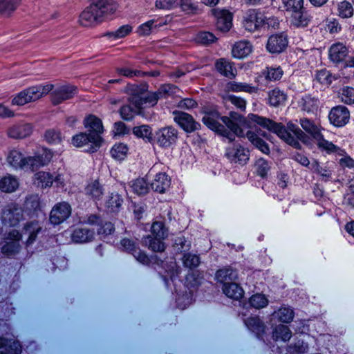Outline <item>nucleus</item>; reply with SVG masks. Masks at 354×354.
I'll list each match as a JSON object with an SVG mask.
<instances>
[{
    "mask_svg": "<svg viewBox=\"0 0 354 354\" xmlns=\"http://www.w3.org/2000/svg\"><path fill=\"white\" fill-rule=\"evenodd\" d=\"M342 100L346 104L354 103V88L351 87H344L341 93Z\"/></svg>",
    "mask_w": 354,
    "mask_h": 354,
    "instance_id": "052dcab7",
    "label": "nucleus"
},
{
    "mask_svg": "<svg viewBox=\"0 0 354 354\" xmlns=\"http://www.w3.org/2000/svg\"><path fill=\"white\" fill-rule=\"evenodd\" d=\"M283 8L288 12H294L304 7V0H281Z\"/></svg>",
    "mask_w": 354,
    "mask_h": 354,
    "instance_id": "864d4df0",
    "label": "nucleus"
},
{
    "mask_svg": "<svg viewBox=\"0 0 354 354\" xmlns=\"http://www.w3.org/2000/svg\"><path fill=\"white\" fill-rule=\"evenodd\" d=\"M101 137L97 135H90L86 133H80L74 136L72 138V144L76 147H82L90 145L86 149L88 151H93L95 148L99 147L101 142Z\"/></svg>",
    "mask_w": 354,
    "mask_h": 354,
    "instance_id": "9d476101",
    "label": "nucleus"
},
{
    "mask_svg": "<svg viewBox=\"0 0 354 354\" xmlns=\"http://www.w3.org/2000/svg\"><path fill=\"white\" fill-rule=\"evenodd\" d=\"M338 15L342 18H350L353 15V8L351 3L342 1L337 4Z\"/></svg>",
    "mask_w": 354,
    "mask_h": 354,
    "instance_id": "ea45409f",
    "label": "nucleus"
},
{
    "mask_svg": "<svg viewBox=\"0 0 354 354\" xmlns=\"http://www.w3.org/2000/svg\"><path fill=\"white\" fill-rule=\"evenodd\" d=\"M123 202L121 196L116 193H111L106 202V206L109 211L117 212Z\"/></svg>",
    "mask_w": 354,
    "mask_h": 354,
    "instance_id": "f704fd0d",
    "label": "nucleus"
},
{
    "mask_svg": "<svg viewBox=\"0 0 354 354\" xmlns=\"http://www.w3.org/2000/svg\"><path fill=\"white\" fill-rule=\"evenodd\" d=\"M162 239L156 238V236H151V235H148L145 237L142 240V243L144 245L147 246L150 250L153 252H159V254H157L160 257V259L163 261L165 259V254H162V252L165 249V243L162 242Z\"/></svg>",
    "mask_w": 354,
    "mask_h": 354,
    "instance_id": "aec40b11",
    "label": "nucleus"
},
{
    "mask_svg": "<svg viewBox=\"0 0 354 354\" xmlns=\"http://www.w3.org/2000/svg\"><path fill=\"white\" fill-rule=\"evenodd\" d=\"M268 299L261 294H256L250 299V305L255 308H264L268 305Z\"/></svg>",
    "mask_w": 354,
    "mask_h": 354,
    "instance_id": "603ef678",
    "label": "nucleus"
},
{
    "mask_svg": "<svg viewBox=\"0 0 354 354\" xmlns=\"http://www.w3.org/2000/svg\"><path fill=\"white\" fill-rule=\"evenodd\" d=\"M216 37L210 32H200L195 38L198 44H212L216 41Z\"/></svg>",
    "mask_w": 354,
    "mask_h": 354,
    "instance_id": "49530a36",
    "label": "nucleus"
},
{
    "mask_svg": "<svg viewBox=\"0 0 354 354\" xmlns=\"http://www.w3.org/2000/svg\"><path fill=\"white\" fill-rule=\"evenodd\" d=\"M286 95L279 89H274L269 93V102L272 106H279L285 102Z\"/></svg>",
    "mask_w": 354,
    "mask_h": 354,
    "instance_id": "c03bdc74",
    "label": "nucleus"
},
{
    "mask_svg": "<svg viewBox=\"0 0 354 354\" xmlns=\"http://www.w3.org/2000/svg\"><path fill=\"white\" fill-rule=\"evenodd\" d=\"M85 193L94 199H99L103 194V188L97 180H93L86 185Z\"/></svg>",
    "mask_w": 354,
    "mask_h": 354,
    "instance_id": "2f4dec72",
    "label": "nucleus"
},
{
    "mask_svg": "<svg viewBox=\"0 0 354 354\" xmlns=\"http://www.w3.org/2000/svg\"><path fill=\"white\" fill-rule=\"evenodd\" d=\"M132 254L133 257L140 263L143 264H147L149 262H153L157 264L163 263V261L158 255H153L149 259L145 253L142 252L138 248H137Z\"/></svg>",
    "mask_w": 354,
    "mask_h": 354,
    "instance_id": "4c0bfd02",
    "label": "nucleus"
},
{
    "mask_svg": "<svg viewBox=\"0 0 354 354\" xmlns=\"http://www.w3.org/2000/svg\"><path fill=\"white\" fill-rule=\"evenodd\" d=\"M151 233L153 236L162 239H165L167 236V229L160 221L153 222L151 225Z\"/></svg>",
    "mask_w": 354,
    "mask_h": 354,
    "instance_id": "09e8293b",
    "label": "nucleus"
},
{
    "mask_svg": "<svg viewBox=\"0 0 354 354\" xmlns=\"http://www.w3.org/2000/svg\"><path fill=\"white\" fill-rule=\"evenodd\" d=\"M256 165L257 167L258 174L261 176L265 177L270 168L268 162L266 160L260 158L257 161Z\"/></svg>",
    "mask_w": 354,
    "mask_h": 354,
    "instance_id": "338daca9",
    "label": "nucleus"
},
{
    "mask_svg": "<svg viewBox=\"0 0 354 354\" xmlns=\"http://www.w3.org/2000/svg\"><path fill=\"white\" fill-rule=\"evenodd\" d=\"M312 19L309 11L304 7L291 12V24L297 28L306 27Z\"/></svg>",
    "mask_w": 354,
    "mask_h": 354,
    "instance_id": "a211bd4d",
    "label": "nucleus"
},
{
    "mask_svg": "<svg viewBox=\"0 0 354 354\" xmlns=\"http://www.w3.org/2000/svg\"><path fill=\"white\" fill-rule=\"evenodd\" d=\"M183 264L189 268L197 267L200 263L199 257L192 254H185L183 258Z\"/></svg>",
    "mask_w": 354,
    "mask_h": 354,
    "instance_id": "5fc2aeb1",
    "label": "nucleus"
},
{
    "mask_svg": "<svg viewBox=\"0 0 354 354\" xmlns=\"http://www.w3.org/2000/svg\"><path fill=\"white\" fill-rule=\"evenodd\" d=\"M180 8L187 13H195L198 10V5L192 0H178L177 8Z\"/></svg>",
    "mask_w": 354,
    "mask_h": 354,
    "instance_id": "de8ad7c7",
    "label": "nucleus"
},
{
    "mask_svg": "<svg viewBox=\"0 0 354 354\" xmlns=\"http://www.w3.org/2000/svg\"><path fill=\"white\" fill-rule=\"evenodd\" d=\"M252 52L251 46H233L232 54L233 57L243 59Z\"/></svg>",
    "mask_w": 354,
    "mask_h": 354,
    "instance_id": "8fccbe9b",
    "label": "nucleus"
},
{
    "mask_svg": "<svg viewBox=\"0 0 354 354\" xmlns=\"http://www.w3.org/2000/svg\"><path fill=\"white\" fill-rule=\"evenodd\" d=\"M216 278L217 281L223 285L234 282L237 278V273L232 268L221 269L216 272Z\"/></svg>",
    "mask_w": 354,
    "mask_h": 354,
    "instance_id": "393cba45",
    "label": "nucleus"
},
{
    "mask_svg": "<svg viewBox=\"0 0 354 354\" xmlns=\"http://www.w3.org/2000/svg\"><path fill=\"white\" fill-rule=\"evenodd\" d=\"M23 218V210L16 204L8 205L3 211L2 221L6 225L15 226Z\"/></svg>",
    "mask_w": 354,
    "mask_h": 354,
    "instance_id": "9b49d317",
    "label": "nucleus"
},
{
    "mask_svg": "<svg viewBox=\"0 0 354 354\" xmlns=\"http://www.w3.org/2000/svg\"><path fill=\"white\" fill-rule=\"evenodd\" d=\"M328 117L334 125L342 127L348 122L350 113L345 106H338L331 109Z\"/></svg>",
    "mask_w": 354,
    "mask_h": 354,
    "instance_id": "dca6fc26",
    "label": "nucleus"
},
{
    "mask_svg": "<svg viewBox=\"0 0 354 354\" xmlns=\"http://www.w3.org/2000/svg\"><path fill=\"white\" fill-rule=\"evenodd\" d=\"M300 124L304 130L316 140L319 148H322L328 151H335L336 147L332 142H329L323 138L319 127L313 121L309 119L303 118L300 120Z\"/></svg>",
    "mask_w": 354,
    "mask_h": 354,
    "instance_id": "423d86ee",
    "label": "nucleus"
},
{
    "mask_svg": "<svg viewBox=\"0 0 354 354\" xmlns=\"http://www.w3.org/2000/svg\"><path fill=\"white\" fill-rule=\"evenodd\" d=\"M21 349L19 342L0 337V354H21Z\"/></svg>",
    "mask_w": 354,
    "mask_h": 354,
    "instance_id": "4be33fe9",
    "label": "nucleus"
},
{
    "mask_svg": "<svg viewBox=\"0 0 354 354\" xmlns=\"http://www.w3.org/2000/svg\"><path fill=\"white\" fill-rule=\"evenodd\" d=\"M191 243L185 238L180 237L175 241V248L178 252H185L190 249Z\"/></svg>",
    "mask_w": 354,
    "mask_h": 354,
    "instance_id": "0e129e2a",
    "label": "nucleus"
},
{
    "mask_svg": "<svg viewBox=\"0 0 354 354\" xmlns=\"http://www.w3.org/2000/svg\"><path fill=\"white\" fill-rule=\"evenodd\" d=\"M228 90L233 92H247L249 93H255L258 90V87L252 86L250 84L243 82H231L227 84Z\"/></svg>",
    "mask_w": 354,
    "mask_h": 354,
    "instance_id": "7c9ffc66",
    "label": "nucleus"
},
{
    "mask_svg": "<svg viewBox=\"0 0 354 354\" xmlns=\"http://www.w3.org/2000/svg\"><path fill=\"white\" fill-rule=\"evenodd\" d=\"M128 152V147L123 143L115 145L111 150V154L112 157L117 160H122L127 156Z\"/></svg>",
    "mask_w": 354,
    "mask_h": 354,
    "instance_id": "a18cd8bd",
    "label": "nucleus"
},
{
    "mask_svg": "<svg viewBox=\"0 0 354 354\" xmlns=\"http://www.w3.org/2000/svg\"><path fill=\"white\" fill-rule=\"evenodd\" d=\"M178 0H156L155 5L157 8L171 10L177 8Z\"/></svg>",
    "mask_w": 354,
    "mask_h": 354,
    "instance_id": "e2e57ef3",
    "label": "nucleus"
},
{
    "mask_svg": "<svg viewBox=\"0 0 354 354\" xmlns=\"http://www.w3.org/2000/svg\"><path fill=\"white\" fill-rule=\"evenodd\" d=\"M53 157L50 150L42 148L34 156L24 158L22 154L15 150L10 151L7 156L8 163L15 167L35 171L48 164Z\"/></svg>",
    "mask_w": 354,
    "mask_h": 354,
    "instance_id": "7ed1b4c3",
    "label": "nucleus"
},
{
    "mask_svg": "<svg viewBox=\"0 0 354 354\" xmlns=\"http://www.w3.org/2000/svg\"><path fill=\"white\" fill-rule=\"evenodd\" d=\"M40 230L41 226L37 222H30L25 225L24 228V233L29 234L27 240L28 245L32 243Z\"/></svg>",
    "mask_w": 354,
    "mask_h": 354,
    "instance_id": "c9c22d12",
    "label": "nucleus"
},
{
    "mask_svg": "<svg viewBox=\"0 0 354 354\" xmlns=\"http://www.w3.org/2000/svg\"><path fill=\"white\" fill-rule=\"evenodd\" d=\"M291 335L292 333L289 328L287 326L282 324L276 326L272 333V337L274 339L277 340L281 339L284 342L289 340Z\"/></svg>",
    "mask_w": 354,
    "mask_h": 354,
    "instance_id": "72a5a7b5",
    "label": "nucleus"
},
{
    "mask_svg": "<svg viewBox=\"0 0 354 354\" xmlns=\"http://www.w3.org/2000/svg\"><path fill=\"white\" fill-rule=\"evenodd\" d=\"M212 15L216 19V26L222 32L228 31L232 26L233 15L225 9L214 8Z\"/></svg>",
    "mask_w": 354,
    "mask_h": 354,
    "instance_id": "ddd939ff",
    "label": "nucleus"
},
{
    "mask_svg": "<svg viewBox=\"0 0 354 354\" xmlns=\"http://www.w3.org/2000/svg\"><path fill=\"white\" fill-rule=\"evenodd\" d=\"M272 315L277 317L280 322L284 323L290 322L294 317L293 310L287 307L279 308L278 311H274Z\"/></svg>",
    "mask_w": 354,
    "mask_h": 354,
    "instance_id": "a19ab883",
    "label": "nucleus"
},
{
    "mask_svg": "<svg viewBox=\"0 0 354 354\" xmlns=\"http://www.w3.org/2000/svg\"><path fill=\"white\" fill-rule=\"evenodd\" d=\"M170 186V178L165 173H159L151 183L152 189L158 193H164Z\"/></svg>",
    "mask_w": 354,
    "mask_h": 354,
    "instance_id": "412c9836",
    "label": "nucleus"
},
{
    "mask_svg": "<svg viewBox=\"0 0 354 354\" xmlns=\"http://www.w3.org/2000/svg\"><path fill=\"white\" fill-rule=\"evenodd\" d=\"M131 92L130 102L136 109H140L144 105L153 106L161 97L159 92H146L145 86L140 87L133 85L131 86Z\"/></svg>",
    "mask_w": 354,
    "mask_h": 354,
    "instance_id": "39448f33",
    "label": "nucleus"
},
{
    "mask_svg": "<svg viewBox=\"0 0 354 354\" xmlns=\"http://www.w3.org/2000/svg\"><path fill=\"white\" fill-rule=\"evenodd\" d=\"M155 21L154 20H149L142 24H141L138 28V33L140 35L145 36L149 35L151 33V31L153 28H156L157 27V25H154Z\"/></svg>",
    "mask_w": 354,
    "mask_h": 354,
    "instance_id": "13d9d810",
    "label": "nucleus"
},
{
    "mask_svg": "<svg viewBox=\"0 0 354 354\" xmlns=\"http://www.w3.org/2000/svg\"><path fill=\"white\" fill-rule=\"evenodd\" d=\"M220 118L216 111H209L205 113L203 118V123L209 129L216 131L223 136L227 138L230 142L234 140L235 136L242 137L244 136L242 129L243 127H251L252 123H256L269 131H273L282 140L290 145L297 147L298 142L292 136L293 133L297 138L305 142L306 136L292 122L288 123L287 129L281 124L276 123L268 119L259 117L257 115L250 114L248 120L237 113H232L231 118L221 117V119L225 126L218 122Z\"/></svg>",
    "mask_w": 354,
    "mask_h": 354,
    "instance_id": "f257e3e1",
    "label": "nucleus"
},
{
    "mask_svg": "<svg viewBox=\"0 0 354 354\" xmlns=\"http://www.w3.org/2000/svg\"><path fill=\"white\" fill-rule=\"evenodd\" d=\"M225 156L232 162L244 165L249 159V151L238 143H233L227 148Z\"/></svg>",
    "mask_w": 354,
    "mask_h": 354,
    "instance_id": "1a4fd4ad",
    "label": "nucleus"
},
{
    "mask_svg": "<svg viewBox=\"0 0 354 354\" xmlns=\"http://www.w3.org/2000/svg\"><path fill=\"white\" fill-rule=\"evenodd\" d=\"M174 120L187 132H192L198 129L200 124L195 122L192 116L184 112H174Z\"/></svg>",
    "mask_w": 354,
    "mask_h": 354,
    "instance_id": "f3484780",
    "label": "nucleus"
},
{
    "mask_svg": "<svg viewBox=\"0 0 354 354\" xmlns=\"http://www.w3.org/2000/svg\"><path fill=\"white\" fill-rule=\"evenodd\" d=\"M44 138L48 142L51 144H57L61 140L59 133L53 129L46 131Z\"/></svg>",
    "mask_w": 354,
    "mask_h": 354,
    "instance_id": "774afa93",
    "label": "nucleus"
},
{
    "mask_svg": "<svg viewBox=\"0 0 354 354\" xmlns=\"http://www.w3.org/2000/svg\"><path fill=\"white\" fill-rule=\"evenodd\" d=\"M316 79L324 85H329L332 82L331 74L326 69L319 71L316 75Z\"/></svg>",
    "mask_w": 354,
    "mask_h": 354,
    "instance_id": "680f3d73",
    "label": "nucleus"
},
{
    "mask_svg": "<svg viewBox=\"0 0 354 354\" xmlns=\"http://www.w3.org/2000/svg\"><path fill=\"white\" fill-rule=\"evenodd\" d=\"M32 128L30 124L19 123L11 126L7 131L8 136L14 139H22L32 133Z\"/></svg>",
    "mask_w": 354,
    "mask_h": 354,
    "instance_id": "6ab92c4d",
    "label": "nucleus"
},
{
    "mask_svg": "<svg viewBox=\"0 0 354 354\" xmlns=\"http://www.w3.org/2000/svg\"><path fill=\"white\" fill-rule=\"evenodd\" d=\"M53 84L30 87L15 95L12 100V104L23 106L27 103L37 101L43 95L53 91Z\"/></svg>",
    "mask_w": 354,
    "mask_h": 354,
    "instance_id": "20e7f679",
    "label": "nucleus"
},
{
    "mask_svg": "<svg viewBox=\"0 0 354 354\" xmlns=\"http://www.w3.org/2000/svg\"><path fill=\"white\" fill-rule=\"evenodd\" d=\"M132 191L138 195H144L149 191V187L144 178H137L129 183Z\"/></svg>",
    "mask_w": 354,
    "mask_h": 354,
    "instance_id": "473e14b6",
    "label": "nucleus"
},
{
    "mask_svg": "<svg viewBox=\"0 0 354 354\" xmlns=\"http://www.w3.org/2000/svg\"><path fill=\"white\" fill-rule=\"evenodd\" d=\"M263 74L268 80H277L281 77L283 71L280 68H268Z\"/></svg>",
    "mask_w": 354,
    "mask_h": 354,
    "instance_id": "bf43d9fd",
    "label": "nucleus"
},
{
    "mask_svg": "<svg viewBox=\"0 0 354 354\" xmlns=\"http://www.w3.org/2000/svg\"><path fill=\"white\" fill-rule=\"evenodd\" d=\"M288 35L286 32L273 34L268 39L267 44H288Z\"/></svg>",
    "mask_w": 354,
    "mask_h": 354,
    "instance_id": "3c124183",
    "label": "nucleus"
},
{
    "mask_svg": "<svg viewBox=\"0 0 354 354\" xmlns=\"http://www.w3.org/2000/svg\"><path fill=\"white\" fill-rule=\"evenodd\" d=\"M246 136L249 140L263 153H268L269 148L267 144L265 142V141L260 138L256 133L252 131H248Z\"/></svg>",
    "mask_w": 354,
    "mask_h": 354,
    "instance_id": "58836bf2",
    "label": "nucleus"
},
{
    "mask_svg": "<svg viewBox=\"0 0 354 354\" xmlns=\"http://www.w3.org/2000/svg\"><path fill=\"white\" fill-rule=\"evenodd\" d=\"M89 6L80 16V22L83 26L99 24L117 10V5L112 0H89Z\"/></svg>",
    "mask_w": 354,
    "mask_h": 354,
    "instance_id": "f03ea898",
    "label": "nucleus"
},
{
    "mask_svg": "<svg viewBox=\"0 0 354 354\" xmlns=\"http://www.w3.org/2000/svg\"><path fill=\"white\" fill-rule=\"evenodd\" d=\"M94 237V232L86 227H77L71 235L72 240L75 243L91 241Z\"/></svg>",
    "mask_w": 354,
    "mask_h": 354,
    "instance_id": "5701e85b",
    "label": "nucleus"
},
{
    "mask_svg": "<svg viewBox=\"0 0 354 354\" xmlns=\"http://www.w3.org/2000/svg\"><path fill=\"white\" fill-rule=\"evenodd\" d=\"M303 101V109L306 111H314L318 108V101L315 98L306 97Z\"/></svg>",
    "mask_w": 354,
    "mask_h": 354,
    "instance_id": "69168bd1",
    "label": "nucleus"
},
{
    "mask_svg": "<svg viewBox=\"0 0 354 354\" xmlns=\"http://www.w3.org/2000/svg\"><path fill=\"white\" fill-rule=\"evenodd\" d=\"M71 206L65 202L57 204L51 210L50 221L53 224H59L71 214Z\"/></svg>",
    "mask_w": 354,
    "mask_h": 354,
    "instance_id": "2eb2a0df",
    "label": "nucleus"
},
{
    "mask_svg": "<svg viewBox=\"0 0 354 354\" xmlns=\"http://www.w3.org/2000/svg\"><path fill=\"white\" fill-rule=\"evenodd\" d=\"M216 69L224 76L232 79L236 76L232 64L225 59H221L216 63Z\"/></svg>",
    "mask_w": 354,
    "mask_h": 354,
    "instance_id": "c756f323",
    "label": "nucleus"
},
{
    "mask_svg": "<svg viewBox=\"0 0 354 354\" xmlns=\"http://www.w3.org/2000/svg\"><path fill=\"white\" fill-rule=\"evenodd\" d=\"M223 293L228 297L234 299H239L243 295V290L236 283L232 282L223 285L222 287Z\"/></svg>",
    "mask_w": 354,
    "mask_h": 354,
    "instance_id": "bb28decb",
    "label": "nucleus"
},
{
    "mask_svg": "<svg viewBox=\"0 0 354 354\" xmlns=\"http://www.w3.org/2000/svg\"><path fill=\"white\" fill-rule=\"evenodd\" d=\"M53 176L48 172L39 171L35 174L34 183L36 186L45 188L52 185Z\"/></svg>",
    "mask_w": 354,
    "mask_h": 354,
    "instance_id": "cd10ccee",
    "label": "nucleus"
},
{
    "mask_svg": "<svg viewBox=\"0 0 354 354\" xmlns=\"http://www.w3.org/2000/svg\"><path fill=\"white\" fill-rule=\"evenodd\" d=\"M21 234L15 230H11L7 237L9 240L2 248L1 252L7 256H12L17 254L20 250L21 245L19 241L21 239Z\"/></svg>",
    "mask_w": 354,
    "mask_h": 354,
    "instance_id": "4468645a",
    "label": "nucleus"
},
{
    "mask_svg": "<svg viewBox=\"0 0 354 354\" xmlns=\"http://www.w3.org/2000/svg\"><path fill=\"white\" fill-rule=\"evenodd\" d=\"M76 86L70 84L56 87L51 93V101L55 105L72 98L77 93Z\"/></svg>",
    "mask_w": 354,
    "mask_h": 354,
    "instance_id": "f8f14e48",
    "label": "nucleus"
},
{
    "mask_svg": "<svg viewBox=\"0 0 354 354\" xmlns=\"http://www.w3.org/2000/svg\"><path fill=\"white\" fill-rule=\"evenodd\" d=\"M158 92L161 97L169 95L178 96V93L180 92V90L174 85L167 84L162 86L159 89Z\"/></svg>",
    "mask_w": 354,
    "mask_h": 354,
    "instance_id": "6e6d98bb",
    "label": "nucleus"
},
{
    "mask_svg": "<svg viewBox=\"0 0 354 354\" xmlns=\"http://www.w3.org/2000/svg\"><path fill=\"white\" fill-rule=\"evenodd\" d=\"M19 187L18 180L13 176L8 175L0 180V189L4 192H15Z\"/></svg>",
    "mask_w": 354,
    "mask_h": 354,
    "instance_id": "c85d7f7f",
    "label": "nucleus"
},
{
    "mask_svg": "<svg viewBox=\"0 0 354 354\" xmlns=\"http://www.w3.org/2000/svg\"><path fill=\"white\" fill-rule=\"evenodd\" d=\"M84 126L88 129L90 135H97L103 131L102 121L94 115H89L84 120Z\"/></svg>",
    "mask_w": 354,
    "mask_h": 354,
    "instance_id": "b1692460",
    "label": "nucleus"
},
{
    "mask_svg": "<svg viewBox=\"0 0 354 354\" xmlns=\"http://www.w3.org/2000/svg\"><path fill=\"white\" fill-rule=\"evenodd\" d=\"M178 131L171 127H163L155 132L153 142L162 148H169L177 140Z\"/></svg>",
    "mask_w": 354,
    "mask_h": 354,
    "instance_id": "0eeeda50",
    "label": "nucleus"
},
{
    "mask_svg": "<svg viewBox=\"0 0 354 354\" xmlns=\"http://www.w3.org/2000/svg\"><path fill=\"white\" fill-rule=\"evenodd\" d=\"M133 133L140 138L151 139V131L149 126L142 125L140 127H136L133 129Z\"/></svg>",
    "mask_w": 354,
    "mask_h": 354,
    "instance_id": "4d7b16f0",
    "label": "nucleus"
},
{
    "mask_svg": "<svg viewBox=\"0 0 354 354\" xmlns=\"http://www.w3.org/2000/svg\"><path fill=\"white\" fill-rule=\"evenodd\" d=\"M132 30V28L129 25H123L114 32H109L104 35L108 37L110 41L117 39L123 38L129 35Z\"/></svg>",
    "mask_w": 354,
    "mask_h": 354,
    "instance_id": "e433bc0d",
    "label": "nucleus"
},
{
    "mask_svg": "<svg viewBox=\"0 0 354 354\" xmlns=\"http://www.w3.org/2000/svg\"><path fill=\"white\" fill-rule=\"evenodd\" d=\"M265 15L259 10L250 9L246 12L243 25L246 30L252 32L263 29Z\"/></svg>",
    "mask_w": 354,
    "mask_h": 354,
    "instance_id": "6e6552de",
    "label": "nucleus"
},
{
    "mask_svg": "<svg viewBox=\"0 0 354 354\" xmlns=\"http://www.w3.org/2000/svg\"><path fill=\"white\" fill-rule=\"evenodd\" d=\"M245 324L250 330L258 334L263 332L265 328L263 323L257 317L248 318Z\"/></svg>",
    "mask_w": 354,
    "mask_h": 354,
    "instance_id": "37998d69",
    "label": "nucleus"
},
{
    "mask_svg": "<svg viewBox=\"0 0 354 354\" xmlns=\"http://www.w3.org/2000/svg\"><path fill=\"white\" fill-rule=\"evenodd\" d=\"M21 0H0V13L9 15L18 7Z\"/></svg>",
    "mask_w": 354,
    "mask_h": 354,
    "instance_id": "79ce46f5",
    "label": "nucleus"
},
{
    "mask_svg": "<svg viewBox=\"0 0 354 354\" xmlns=\"http://www.w3.org/2000/svg\"><path fill=\"white\" fill-rule=\"evenodd\" d=\"M329 55L333 62H343L348 55V48L346 46H331Z\"/></svg>",
    "mask_w": 354,
    "mask_h": 354,
    "instance_id": "a878e982",
    "label": "nucleus"
}]
</instances>
